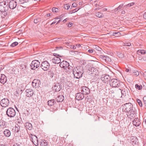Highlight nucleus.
<instances>
[{
    "mask_svg": "<svg viewBox=\"0 0 146 146\" xmlns=\"http://www.w3.org/2000/svg\"><path fill=\"white\" fill-rule=\"evenodd\" d=\"M23 87L22 88V89H21V90L20 91V93H21L23 91L25 90L24 86H22Z\"/></svg>",
    "mask_w": 146,
    "mask_h": 146,
    "instance_id": "obj_49",
    "label": "nucleus"
},
{
    "mask_svg": "<svg viewBox=\"0 0 146 146\" xmlns=\"http://www.w3.org/2000/svg\"><path fill=\"white\" fill-rule=\"evenodd\" d=\"M136 100L138 104L141 107H142V106L143 105L142 102L141 100L138 99H136Z\"/></svg>",
    "mask_w": 146,
    "mask_h": 146,
    "instance_id": "obj_35",
    "label": "nucleus"
},
{
    "mask_svg": "<svg viewBox=\"0 0 146 146\" xmlns=\"http://www.w3.org/2000/svg\"><path fill=\"white\" fill-rule=\"evenodd\" d=\"M26 95L27 97H31L34 94V92L33 90L31 89H27L26 90Z\"/></svg>",
    "mask_w": 146,
    "mask_h": 146,
    "instance_id": "obj_18",
    "label": "nucleus"
},
{
    "mask_svg": "<svg viewBox=\"0 0 146 146\" xmlns=\"http://www.w3.org/2000/svg\"><path fill=\"white\" fill-rule=\"evenodd\" d=\"M40 21V19L39 18H37L34 20V22L35 23H37Z\"/></svg>",
    "mask_w": 146,
    "mask_h": 146,
    "instance_id": "obj_42",
    "label": "nucleus"
},
{
    "mask_svg": "<svg viewBox=\"0 0 146 146\" xmlns=\"http://www.w3.org/2000/svg\"><path fill=\"white\" fill-rule=\"evenodd\" d=\"M120 35H121V34L120 32H116V36H117V37L119 36Z\"/></svg>",
    "mask_w": 146,
    "mask_h": 146,
    "instance_id": "obj_57",
    "label": "nucleus"
},
{
    "mask_svg": "<svg viewBox=\"0 0 146 146\" xmlns=\"http://www.w3.org/2000/svg\"><path fill=\"white\" fill-rule=\"evenodd\" d=\"M80 9V8H76L75 9L70 11V13L72 14V13H74L79 10Z\"/></svg>",
    "mask_w": 146,
    "mask_h": 146,
    "instance_id": "obj_36",
    "label": "nucleus"
},
{
    "mask_svg": "<svg viewBox=\"0 0 146 146\" xmlns=\"http://www.w3.org/2000/svg\"><path fill=\"white\" fill-rule=\"evenodd\" d=\"M101 79L104 83H108L111 79V77L108 75H102L101 77Z\"/></svg>",
    "mask_w": 146,
    "mask_h": 146,
    "instance_id": "obj_11",
    "label": "nucleus"
},
{
    "mask_svg": "<svg viewBox=\"0 0 146 146\" xmlns=\"http://www.w3.org/2000/svg\"><path fill=\"white\" fill-rule=\"evenodd\" d=\"M60 66L61 68H64L66 70V71L70 72L72 70L73 68L71 66L68 62L66 61H63L61 62L60 64Z\"/></svg>",
    "mask_w": 146,
    "mask_h": 146,
    "instance_id": "obj_2",
    "label": "nucleus"
},
{
    "mask_svg": "<svg viewBox=\"0 0 146 146\" xmlns=\"http://www.w3.org/2000/svg\"><path fill=\"white\" fill-rule=\"evenodd\" d=\"M88 72L89 75L91 76V78H92L93 77L96 76V75H98V70L94 67H92L91 68H89Z\"/></svg>",
    "mask_w": 146,
    "mask_h": 146,
    "instance_id": "obj_4",
    "label": "nucleus"
},
{
    "mask_svg": "<svg viewBox=\"0 0 146 146\" xmlns=\"http://www.w3.org/2000/svg\"><path fill=\"white\" fill-rule=\"evenodd\" d=\"M40 82L39 80L37 79H35L32 82V85L33 87L36 88L39 86V83Z\"/></svg>",
    "mask_w": 146,
    "mask_h": 146,
    "instance_id": "obj_20",
    "label": "nucleus"
},
{
    "mask_svg": "<svg viewBox=\"0 0 146 146\" xmlns=\"http://www.w3.org/2000/svg\"><path fill=\"white\" fill-rule=\"evenodd\" d=\"M146 51L145 50H138L137 51V54H139V55H140V53L141 54H144L145 53Z\"/></svg>",
    "mask_w": 146,
    "mask_h": 146,
    "instance_id": "obj_32",
    "label": "nucleus"
},
{
    "mask_svg": "<svg viewBox=\"0 0 146 146\" xmlns=\"http://www.w3.org/2000/svg\"><path fill=\"white\" fill-rule=\"evenodd\" d=\"M40 65V62L38 60H35L32 62L30 64V66L31 69L34 70L39 67Z\"/></svg>",
    "mask_w": 146,
    "mask_h": 146,
    "instance_id": "obj_7",
    "label": "nucleus"
},
{
    "mask_svg": "<svg viewBox=\"0 0 146 146\" xmlns=\"http://www.w3.org/2000/svg\"><path fill=\"white\" fill-rule=\"evenodd\" d=\"M17 5L16 1H11L9 3V7L10 9H13L16 7Z\"/></svg>",
    "mask_w": 146,
    "mask_h": 146,
    "instance_id": "obj_15",
    "label": "nucleus"
},
{
    "mask_svg": "<svg viewBox=\"0 0 146 146\" xmlns=\"http://www.w3.org/2000/svg\"><path fill=\"white\" fill-rule=\"evenodd\" d=\"M72 25H73L72 23H70L68 24V27H72Z\"/></svg>",
    "mask_w": 146,
    "mask_h": 146,
    "instance_id": "obj_52",
    "label": "nucleus"
},
{
    "mask_svg": "<svg viewBox=\"0 0 146 146\" xmlns=\"http://www.w3.org/2000/svg\"><path fill=\"white\" fill-rule=\"evenodd\" d=\"M53 55L55 56V57H58V56L60 57V56H59V55L57 54L54 53Z\"/></svg>",
    "mask_w": 146,
    "mask_h": 146,
    "instance_id": "obj_53",
    "label": "nucleus"
},
{
    "mask_svg": "<svg viewBox=\"0 0 146 146\" xmlns=\"http://www.w3.org/2000/svg\"><path fill=\"white\" fill-rule=\"evenodd\" d=\"M134 74L136 76H138L139 75V73L138 71H137L133 72Z\"/></svg>",
    "mask_w": 146,
    "mask_h": 146,
    "instance_id": "obj_48",
    "label": "nucleus"
},
{
    "mask_svg": "<svg viewBox=\"0 0 146 146\" xmlns=\"http://www.w3.org/2000/svg\"><path fill=\"white\" fill-rule=\"evenodd\" d=\"M81 91L84 94L86 95L90 94V90L86 86H83L82 87Z\"/></svg>",
    "mask_w": 146,
    "mask_h": 146,
    "instance_id": "obj_13",
    "label": "nucleus"
},
{
    "mask_svg": "<svg viewBox=\"0 0 146 146\" xmlns=\"http://www.w3.org/2000/svg\"><path fill=\"white\" fill-rule=\"evenodd\" d=\"M142 59L143 60H144V61L146 60V57L144 56V57H143Z\"/></svg>",
    "mask_w": 146,
    "mask_h": 146,
    "instance_id": "obj_64",
    "label": "nucleus"
},
{
    "mask_svg": "<svg viewBox=\"0 0 146 146\" xmlns=\"http://www.w3.org/2000/svg\"><path fill=\"white\" fill-rule=\"evenodd\" d=\"M116 32L113 33L112 35L115 36V37H117V36H116Z\"/></svg>",
    "mask_w": 146,
    "mask_h": 146,
    "instance_id": "obj_59",
    "label": "nucleus"
},
{
    "mask_svg": "<svg viewBox=\"0 0 146 146\" xmlns=\"http://www.w3.org/2000/svg\"><path fill=\"white\" fill-rule=\"evenodd\" d=\"M64 99V97L63 95H58L56 98V100L58 102H60L63 101Z\"/></svg>",
    "mask_w": 146,
    "mask_h": 146,
    "instance_id": "obj_26",
    "label": "nucleus"
},
{
    "mask_svg": "<svg viewBox=\"0 0 146 146\" xmlns=\"http://www.w3.org/2000/svg\"><path fill=\"white\" fill-rule=\"evenodd\" d=\"M135 87L136 88L140 90L142 88V86L141 85H138V84H136L135 85Z\"/></svg>",
    "mask_w": 146,
    "mask_h": 146,
    "instance_id": "obj_38",
    "label": "nucleus"
},
{
    "mask_svg": "<svg viewBox=\"0 0 146 146\" xmlns=\"http://www.w3.org/2000/svg\"><path fill=\"white\" fill-rule=\"evenodd\" d=\"M131 142L132 145L136 144L138 143V139L134 136H131L130 137Z\"/></svg>",
    "mask_w": 146,
    "mask_h": 146,
    "instance_id": "obj_22",
    "label": "nucleus"
},
{
    "mask_svg": "<svg viewBox=\"0 0 146 146\" xmlns=\"http://www.w3.org/2000/svg\"><path fill=\"white\" fill-rule=\"evenodd\" d=\"M52 89L55 92H58L61 89V85L59 83H55Z\"/></svg>",
    "mask_w": 146,
    "mask_h": 146,
    "instance_id": "obj_16",
    "label": "nucleus"
},
{
    "mask_svg": "<svg viewBox=\"0 0 146 146\" xmlns=\"http://www.w3.org/2000/svg\"><path fill=\"white\" fill-rule=\"evenodd\" d=\"M77 4L75 3H74L72 4L73 7H76L77 6Z\"/></svg>",
    "mask_w": 146,
    "mask_h": 146,
    "instance_id": "obj_50",
    "label": "nucleus"
},
{
    "mask_svg": "<svg viewBox=\"0 0 146 146\" xmlns=\"http://www.w3.org/2000/svg\"><path fill=\"white\" fill-rule=\"evenodd\" d=\"M15 131V132H18L20 130V127L18 125H17L15 126L14 129Z\"/></svg>",
    "mask_w": 146,
    "mask_h": 146,
    "instance_id": "obj_34",
    "label": "nucleus"
},
{
    "mask_svg": "<svg viewBox=\"0 0 146 146\" xmlns=\"http://www.w3.org/2000/svg\"><path fill=\"white\" fill-rule=\"evenodd\" d=\"M125 6L127 7H131L130 3H129L128 4H127Z\"/></svg>",
    "mask_w": 146,
    "mask_h": 146,
    "instance_id": "obj_61",
    "label": "nucleus"
},
{
    "mask_svg": "<svg viewBox=\"0 0 146 146\" xmlns=\"http://www.w3.org/2000/svg\"><path fill=\"white\" fill-rule=\"evenodd\" d=\"M1 76L0 79V82L3 84L5 83L7 81L6 77L3 74H1Z\"/></svg>",
    "mask_w": 146,
    "mask_h": 146,
    "instance_id": "obj_21",
    "label": "nucleus"
},
{
    "mask_svg": "<svg viewBox=\"0 0 146 146\" xmlns=\"http://www.w3.org/2000/svg\"><path fill=\"white\" fill-rule=\"evenodd\" d=\"M53 63L55 64H58L61 62L60 59L58 57H54L52 59Z\"/></svg>",
    "mask_w": 146,
    "mask_h": 146,
    "instance_id": "obj_24",
    "label": "nucleus"
},
{
    "mask_svg": "<svg viewBox=\"0 0 146 146\" xmlns=\"http://www.w3.org/2000/svg\"><path fill=\"white\" fill-rule=\"evenodd\" d=\"M83 72L84 70L82 67L78 66L74 68L73 71L75 77L77 78L81 77Z\"/></svg>",
    "mask_w": 146,
    "mask_h": 146,
    "instance_id": "obj_1",
    "label": "nucleus"
},
{
    "mask_svg": "<svg viewBox=\"0 0 146 146\" xmlns=\"http://www.w3.org/2000/svg\"><path fill=\"white\" fill-rule=\"evenodd\" d=\"M40 67L44 71H46L49 69L50 64L47 61H44L42 63Z\"/></svg>",
    "mask_w": 146,
    "mask_h": 146,
    "instance_id": "obj_10",
    "label": "nucleus"
},
{
    "mask_svg": "<svg viewBox=\"0 0 146 146\" xmlns=\"http://www.w3.org/2000/svg\"><path fill=\"white\" fill-rule=\"evenodd\" d=\"M111 61V59L108 56H107L105 62H110Z\"/></svg>",
    "mask_w": 146,
    "mask_h": 146,
    "instance_id": "obj_44",
    "label": "nucleus"
},
{
    "mask_svg": "<svg viewBox=\"0 0 146 146\" xmlns=\"http://www.w3.org/2000/svg\"><path fill=\"white\" fill-rule=\"evenodd\" d=\"M94 48L99 51H101L102 50V49L100 48L96 45H94Z\"/></svg>",
    "mask_w": 146,
    "mask_h": 146,
    "instance_id": "obj_39",
    "label": "nucleus"
},
{
    "mask_svg": "<svg viewBox=\"0 0 146 146\" xmlns=\"http://www.w3.org/2000/svg\"><path fill=\"white\" fill-rule=\"evenodd\" d=\"M5 135L7 137H9L11 135L10 131L8 129H5L4 131Z\"/></svg>",
    "mask_w": 146,
    "mask_h": 146,
    "instance_id": "obj_29",
    "label": "nucleus"
},
{
    "mask_svg": "<svg viewBox=\"0 0 146 146\" xmlns=\"http://www.w3.org/2000/svg\"><path fill=\"white\" fill-rule=\"evenodd\" d=\"M84 98V96L83 93H77L76 95V98L78 100H82Z\"/></svg>",
    "mask_w": 146,
    "mask_h": 146,
    "instance_id": "obj_17",
    "label": "nucleus"
},
{
    "mask_svg": "<svg viewBox=\"0 0 146 146\" xmlns=\"http://www.w3.org/2000/svg\"><path fill=\"white\" fill-rule=\"evenodd\" d=\"M9 104V101L7 98H3L1 100L0 103L1 105L5 108L8 106Z\"/></svg>",
    "mask_w": 146,
    "mask_h": 146,
    "instance_id": "obj_12",
    "label": "nucleus"
},
{
    "mask_svg": "<svg viewBox=\"0 0 146 146\" xmlns=\"http://www.w3.org/2000/svg\"><path fill=\"white\" fill-rule=\"evenodd\" d=\"M133 105L131 103L125 104L123 106L124 111L127 112L133 110Z\"/></svg>",
    "mask_w": 146,
    "mask_h": 146,
    "instance_id": "obj_9",
    "label": "nucleus"
},
{
    "mask_svg": "<svg viewBox=\"0 0 146 146\" xmlns=\"http://www.w3.org/2000/svg\"><path fill=\"white\" fill-rule=\"evenodd\" d=\"M27 66L25 64H21L20 66V68L21 71L23 72H26L27 71Z\"/></svg>",
    "mask_w": 146,
    "mask_h": 146,
    "instance_id": "obj_25",
    "label": "nucleus"
},
{
    "mask_svg": "<svg viewBox=\"0 0 146 146\" xmlns=\"http://www.w3.org/2000/svg\"><path fill=\"white\" fill-rule=\"evenodd\" d=\"M24 0H19V2H20V3H24Z\"/></svg>",
    "mask_w": 146,
    "mask_h": 146,
    "instance_id": "obj_62",
    "label": "nucleus"
},
{
    "mask_svg": "<svg viewBox=\"0 0 146 146\" xmlns=\"http://www.w3.org/2000/svg\"><path fill=\"white\" fill-rule=\"evenodd\" d=\"M129 112H130L128 113L127 115L129 116V117L130 118H131V117H135L136 115V113L134 110H132L130 111H129Z\"/></svg>",
    "mask_w": 146,
    "mask_h": 146,
    "instance_id": "obj_23",
    "label": "nucleus"
},
{
    "mask_svg": "<svg viewBox=\"0 0 146 146\" xmlns=\"http://www.w3.org/2000/svg\"><path fill=\"white\" fill-rule=\"evenodd\" d=\"M9 9L8 2L3 1L0 3V12H5Z\"/></svg>",
    "mask_w": 146,
    "mask_h": 146,
    "instance_id": "obj_3",
    "label": "nucleus"
},
{
    "mask_svg": "<svg viewBox=\"0 0 146 146\" xmlns=\"http://www.w3.org/2000/svg\"><path fill=\"white\" fill-rule=\"evenodd\" d=\"M143 100L144 102V104H145V107H146V97H143Z\"/></svg>",
    "mask_w": 146,
    "mask_h": 146,
    "instance_id": "obj_45",
    "label": "nucleus"
},
{
    "mask_svg": "<svg viewBox=\"0 0 146 146\" xmlns=\"http://www.w3.org/2000/svg\"><path fill=\"white\" fill-rule=\"evenodd\" d=\"M96 15L97 17L99 18H102L103 17V14L99 12L96 13Z\"/></svg>",
    "mask_w": 146,
    "mask_h": 146,
    "instance_id": "obj_37",
    "label": "nucleus"
},
{
    "mask_svg": "<svg viewBox=\"0 0 146 146\" xmlns=\"http://www.w3.org/2000/svg\"><path fill=\"white\" fill-rule=\"evenodd\" d=\"M143 76H144V78L146 80V72H145L143 73Z\"/></svg>",
    "mask_w": 146,
    "mask_h": 146,
    "instance_id": "obj_54",
    "label": "nucleus"
},
{
    "mask_svg": "<svg viewBox=\"0 0 146 146\" xmlns=\"http://www.w3.org/2000/svg\"><path fill=\"white\" fill-rule=\"evenodd\" d=\"M29 137L31 138L32 141L33 142H35L36 141V143L38 145V139L36 136L33 135L32 134H30L29 135Z\"/></svg>",
    "mask_w": 146,
    "mask_h": 146,
    "instance_id": "obj_19",
    "label": "nucleus"
},
{
    "mask_svg": "<svg viewBox=\"0 0 146 146\" xmlns=\"http://www.w3.org/2000/svg\"><path fill=\"white\" fill-rule=\"evenodd\" d=\"M13 146H20V145L18 143H15L14 144Z\"/></svg>",
    "mask_w": 146,
    "mask_h": 146,
    "instance_id": "obj_60",
    "label": "nucleus"
},
{
    "mask_svg": "<svg viewBox=\"0 0 146 146\" xmlns=\"http://www.w3.org/2000/svg\"><path fill=\"white\" fill-rule=\"evenodd\" d=\"M64 7L65 9H68L70 7V6L68 4H64Z\"/></svg>",
    "mask_w": 146,
    "mask_h": 146,
    "instance_id": "obj_43",
    "label": "nucleus"
},
{
    "mask_svg": "<svg viewBox=\"0 0 146 146\" xmlns=\"http://www.w3.org/2000/svg\"><path fill=\"white\" fill-rule=\"evenodd\" d=\"M18 44V42H15L12 43L11 45V46L12 47H14L17 45Z\"/></svg>",
    "mask_w": 146,
    "mask_h": 146,
    "instance_id": "obj_41",
    "label": "nucleus"
},
{
    "mask_svg": "<svg viewBox=\"0 0 146 146\" xmlns=\"http://www.w3.org/2000/svg\"><path fill=\"white\" fill-rule=\"evenodd\" d=\"M110 84L113 87H119L120 85L119 81L115 79H111L110 81Z\"/></svg>",
    "mask_w": 146,
    "mask_h": 146,
    "instance_id": "obj_5",
    "label": "nucleus"
},
{
    "mask_svg": "<svg viewBox=\"0 0 146 146\" xmlns=\"http://www.w3.org/2000/svg\"><path fill=\"white\" fill-rule=\"evenodd\" d=\"M143 17L144 19H146V12L144 14Z\"/></svg>",
    "mask_w": 146,
    "mask_h": 146,
    "instance_id": "obj_58",
    "label": "nucleus"
},
{
    "mask_svg": "<svg viewBox=\"0 0 146 146\" xmlns=\"http://www.w3.org/2000/svg\"><path fill=\"white\" fill-rule=\"evenodd\" d=\"M21 90V88H19L18 89V90L17 91V94H19L20 93V91Z\"/></svg>",
    "mask_w": 146,
    "mask_h": 146,
    "instance_id": "obj_56",
    "label": "nucleus"
},
{
    "mask_svg": "<svg viewBox=\"0 0 146 146\" xmlns=\"http://www.w3.org/2000/svg\"><path fill=\"white\" fill-rule=\"evenodd\" d=\"M55 101L54 100H49L48 102V105L50 106H52L55 104Z\"/></svg>",
    "mask_w": 146,
    "mask_h": 146,
    "instance_id": "obj_31",
    "label": "nucleus"
},
{
    "mask_svg": "<svg viewBox=\"0 0 146 146\" xmlns=\"http://www.w3.org/2000/svg\"><path fill=\"white\" fill-rule=\"evenodd\" d=\"M52 11L53 12H57L59 11V9L53 7L52 9Z\"/></svg>",
    "mask_w": 146,
    "mask_h": 146,
    "instance_id": "obj_40",
    "label": "nucleus"
},
{
    "mask_svg": "<svg viewBox=\"0 0 146 146\" xmlns=\"http://www.w3.org/2000/svg\"><path fill=\"white\" fill-rule=\"evenodd\" d=\"M117 56L120 58H123L124 57V54L122 52H118L117 53Z\"/></svg>",
    "mask_w": 146,
    "mask_h": 146,
    "instance_id": "obj_33",
    "label": "nucleus"
},
{
    "mask_svg": "<svg viewBox=\"0 0 146 146\" xmlns=\"http://www.w3.org/2000/svg\"><path fill=\"white\" fill-rule=\"evenodd\" d=\"M94 50L93 49H90L88 50V52L90 53H93L94 52Z\"/></svg>",
    "mask_w": 146,
    "mask_h": 146,
    "instance_id": "obj_47",
    "label": "nucleus"
},
{
    "mask_svg": "<svg viewBox=\"0 0 146 146\" xmlns=\"http://www.w3.org/2000/svg\"><path fill=\"white\" fill-rule=\"evenodd\" d=\"M7 126L6 122L3 120L0 121V127L1 128H4Z\"/></svg>",
    "mask_w": 146,
    "mask_h": 146,
    "instance_id": "obj_27",
    "label": "nucleus"
},
{
    "mask_svg": "<svg viewBox=\"0 0 146 146\" xmlns=\"http://www.w3.org/2000/svg\"><path fill=\"white\" fill-rule=\"evenodd\" d=\"M130 3V5L131 6H133L134 4H135V3L134 2L131 3Z\"/></svg>",
    "mask_w": 146,
    "mask_h": 146,
    "instance_id": "obj_63",
    "label": "nucleus"
},
{
    "mask_svg": "<svg viewBox=\"0 0 146 146\" xmlns=\"http://www.w3.org/2000/svg\"><path fill=\"white\" fill-rule=\"evenodd\" d=\"M131 43L129 42L127 43H125V46H130L131 45Z\"/></svg>",
    "mask_w": 146,
    "mask_h": 146,
    "instance_id": "obj_51",
    "label": "nucleus"
},
{
    "mask_svg": "<svg viewBox=\"0 0 146 146\" xmlns=\"http://www.w3.org/2000/svg\"><path fill=\"white\" fill-rule=\"evenodd\" d=\"M140 121L138 118H135L133 121V124L136 127L139 126L141 124V122Z\"/></svg>",
    "mask_w": 146,
    "mask_h": 146,
    "instance_id": "obj_14",
    "label": "nucleus"
},
{
    "mask_svg": "<svg viewBox=\"0 0 146 146\" xmlns=\"http://www.w3.org/2000/svg\"><path fill=\"white\" fill-rule=\"evenodd\" d=\"M123 6V5H120L117 7V8L119 9H120Z\"/></svg>",
    "mask_w": 146,
    "mask_h": 146,
    "instance_id": "obj_55",
    "label": "nucleus"
},
{
    "mask_svg": "<svg viewBox=\"0 0 146 146\" xmlns=\"http://www.w3.org/2000/svg\"><path fill=\"white\" fill-rule=\"evenodd\" d=\"M40 144L41 146H47L48 145L47 143L44 140H41Z\"/></svg>",
    "mask_w": 146,
    "mask_h": 146,
    "instance_id": "obj_30",
    "label": "nucleus"
},
{
    "mask_svg": "<svg viewBox=\"0 0 146 146\" xmlns=\"http://www.w3.org/2000/svg\"><path fill=\"white\" fill-rule=\"evenodd\" d=\"M25 127L27 129H28L29 130H32L33 128L31 124L28 122L26 123Z\"/></svg>",
    "mask_w": 146,
    "mask_h": 146,
    "instance_id": "obj_28",
    "label": "nucleus"
},
{
    "mask_svg": "<svg viewBox=\"0 0 146 146\" xmlns=\"http://www.w3.org/2000/svg\"><path fill=\"white\" fill-rule=\"evenodd\" d=\"M119 91L121 92L122 97H127L129 96V94L130 93V91L129 89L127 87H125V88H124L122 90L120 89H119Z\"/></svg>",
    "mask_w": 146,
    "mask_h": 146,
    "instance_id": "obj_8",
    "label": "nucleus"
},
{
    "mask_svg": "<svg viewBox=\"0 0 146 146\" xmlns=\"http://www.w3.org/2000/svg\"><path fill=\"white\" fill-rule=\"evenodd\" d=\"M16 112L15 110L11 108H8L6 111V114L10 117H13L16 115Z\"/></svg>",
    "mask_w": 146,
    "mask_h": 146,
    "instance_id": "obj_6",
    "label": "nucleus"
},
{
    "mask_svg": "<svg viewBox=\"0 0 146 146\" xmlns=\"http://www.w3.org/2000/svg\"><path fill=\"white\" fill-rule=\"evenodd\" d=\"M34 2L33 0H27L26 3H31Z\"/></svg>",
    "mask_w": 146,
    "mask_h": 146,
    "instance_id": "obj_46",
    "label": "nucleus"
}]
</instances>
